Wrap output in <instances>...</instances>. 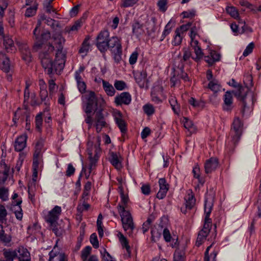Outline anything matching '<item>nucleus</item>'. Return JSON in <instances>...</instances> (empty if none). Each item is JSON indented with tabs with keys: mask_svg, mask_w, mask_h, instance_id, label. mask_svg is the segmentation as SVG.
I'll return each instance as SVG.
<instances>
[{
	"mask_svg": "<svg viewBox=\"0 0 261 261\" xmlns=\"http://www.w3.org/2000/svg\"><path fill=\"white\" fill-rule=\"evenodd\" d=\"M7 215V211L3 205H0V221L5 220Z\"/></svg>",
	"mask_w": 261,
	"mask_h": 261,
	"instance_id": "0e129e2a",
	"label": "nucleus"
},
{
	"mask_svg": "<svg viewBox=\"0 0 261 261\" xmlns=\"http://www.w3.org/2000/svg\"><path fill=\"white\" fill-rule=\"evenodd\" d=\"M133 33L137 37H139L145 33L142 24L136 20L132 24Z\"/></svg>",
	"mask_w": 261,
	"mask_h": 261,
	"instance_id": "bb28decb",
	"label": "nucleus"
},
{
	"mask_svg": "<svg viewBox=\"0 0 261 261\" xmlns=\"http://www.w3.org/2000/svg\"><path fill=\"white\" fill-rule=\"evenodd\" d=\"M14 202H16V203L14 205L13 210L14 211L15 216L17 219L21 220L23 216L22 209L20 206L22 200L21 199H18L15 200Z\"/></svg>",
	"mask_w": 261,
	"mask_h": 261,
	"instance_id": "cd10ccee",
	"label": "nucleus"
},
{
	"mask_svg": "<svg viewBox=\"0 0 261 261\" xmlns=\"http://www.w3.org/2000/svg\"><path fill=\"white\" fill-rule=\"evenodd\" d=\"M2 40H3V44L5 48L8 53H14L16 50V48L14 44L13 40L9 36H5Z\"/></svg>",
	"mask_w": 261,
	"mask_h": 261,
	"instance_id": "393cba45",
	"label": "nucleus"
},
{
	"mask_svg": "<svg viewBox=\"0 0 261 261\" xmlns=\"http://www.w3.org/2000/svg\"><path fill=\"white\" fill-rule=\"evenodd\" d=\"M19 49L21 53L22 58L27 62L32 61V55L28 44L24 42H17Z\"/></svg>",
	"mask_w": 261,
	"mask_h": 261,
	"instance_id": "f8f14e48",
	"label": "nucleus"
},
{
	"mask_svg": "<svg viewBox=\"0 0 261 261\" xmlns=\"http://www.w3.org/2000/svg\"><path fill=\"white\" fill-rule=\"evenodd\" d=\"M243 124L238 117L234 119L232 124L230 134L232 137V141L234 144L237 143L241 137L242 132Z\"/></svg>",
	"mask_w": 261,
	"mask_h": 261,
	"instance_id": "9d476101",
	"label": "nucleus"
},
{
	"mask_svg": "<svg viewBox=\"0 0 261 261\" xmlns=\"http://www.w3.org/2000/svg\"><path fill=\"white\" fill-rule=\"evenodd\" d=\"M62 38L59 39V46L56 53V58H60L61 60H56L53 61L50 57L54 50V46L50 43L47 45V51H42L39 54V59L43 68L47 72L48 74H51L54 71L62 70L64 67V55L62 53L63 46L61 45Z\"/></svg>",
	"mask_w": 261,
	"mask_h": 261,
	"instance_id": "f257e3e1",
	"label": "nucleus"
},
{
	"mask_svg": "<svg viewBox=\"0 0 261 261\" xmlns=\"http://www.w3.org/2000/svg\"><path fill=\"white\" fill-rule=\"evenodd\" d=\"M74 172L75 168L73 167L71 164H69L66 172V175L67 176H70L74 174Z\"/></svg>",
	"mask_w": 261,
	"mask_h": 261,
	"instance_id": "774afa93",
	"label": "nucleus"
},
{
	"mask_svg": "<svg viewBox=\"0 0 261 261\" xmlns=\"http://www.w3.org/2000/svg\"><path fill=\"white\" fill-rule=\"evenodd\" d=\"M107 123L101 110L96 112L95 116V124L96 130L97 133L101 132L103 127H106Z\"/></svg>",
	"mask_w": 261,
	"mask_h": 261,
	"instance_id": "ddd939ff",
	"label": "nucleus"
},
{
	"mask_svg": "<svg viewBox=\"0 0 261 261\" xmlns=\"http://www.w3.org/2000/svg\"><path fill=\"white\" fill-rule=\"evenodd\" d=\"M229 85L234 87H238V90L235 91V96L242 102V110L241 112L244 115L246 112L251 111L254 104V97L252 93H249V87L247 84L245 87L238 85V84L234 79H232L229 82Z\"/></svg>",
	"mask_w": 261,
	"mask_h": 261,
	"instance_id": "f03ea898",
	"label": "nucleus"
},
{
	"mask_svg": "<svg viewBox=\"0 0 261 261\" xmlns=\"http://www.w3.org/2000/svg\"><path fill=\"white\" fill-rule=\"evenodd\" d=\"M0 67L5 72H9L11 67L9 58L2 53H0Z\"/></svg>",
	"mask_w": 261,
	"mask_h": 261,
	"instance_id": "aec40b11",
	"label": "nucleus"
},
{
	"mask_svg": "<svg viewBox=\"0 0 261 261\" xmlns=\"http://www.w3.org/2000/svg\"><path fill=\"white\" fill-rule=\"evenodd\" d=\"M144 112L148 116L151 115L154 112L153 107L150 104H147L143 106Z\"/></svg>",
	"mask_w": 261,
	"mask_h": 261,
	"instance_id": "3c124183",
	"label": "nucleus"
},
{
	"mask_svg": "<svg viewBox=\"0 0 261 261\" xmlns=\"http://www.w3.org/2000/svg\"><path fill=\"white\" fill-rule=\"evenodd\" d=\"M167 0H159L158 6L161 11L165 12L167 10Z\"/></svg>",
	"mask_w": 261,
	"mask_h": 261,
	"instance_id": "4d7b16f0",
	"label": "nucleus"
},
{
	"mask_svg": "<svg viewBox=\"0 0 261 261\" xmlns=\"http://www.w3.org/2000/svg\"><path fill=\"white\" fill-rule=\"evenodd\" d=\"M138 57V53L137 51H134L130 55L129 62L131 65H133L136 63Z\"/></svg>",
	"mask_w": 261,
	"mask_h": 261,
	"instance_id": "e2e57ef3",
	"label": "nucleus"
},
{
	"mask_svg": "<svg viewBox=\"0 0 261 261\" xmlns=\"http://www.w3.org/2000/svg\"><path fill=\"white\" fill-rule=\"evenodd\" d=\"M184 254L182 252L180 251H176L174 254L173 261H184Z\"/></svg>",
	"mask_w": 261,
	"mask_h": 261,
	"instance_id": "6e6d98bb",
	"label": "nucleus"
},
{
	"mask_svg": "<svg viewBox=\"0 0 261 261\" xmlns=\"http://www.w3.org/2000/svg\"><path fill=\"white\" fill-rule=\"evenodd\" d=\"M0 241L5 243H9L11 241V236L8 232L7 227H4L2 225H0Z\"/></svg>",
	"mask_w": 261,
	"mask_h": 261,
	"instance_id": "b1692460",
	"label": "nucleus"
},
{
	"mask_svg": "<svg viewBox=\"0 0 261 261\" xmlns=\"http://www.w3.org/2000/svg\"><path fill=\"white\" fill-rule=\"evenodd\" d=\"M120 197H121V202L119 203L117 206L118 211L119 212V206H122L124 210L126 207L127 205V203L128 202V197L127 196L125 195L124 192L122 190H121L120 193Z\"/></svg>",
	"mask_w": 261,
	"mask_h": 261,
	"instance_id": "c9c22d12",
	"label": "nucleus"
},
{
	"mask_svg": "<svg viewBox=\"0 0 261 261\" xmlns=\"http://www.w3.org/2000/svg\"><path fill=\"white\" fill-rule=\"evenodd\" d=\"M117 236L119 238V242H120L122 247L123 248H125L128 255H130L131 253V251L127 239L124 236V235L121 232H119L117 234Z\"/></svg>",
	"mask_w": 261,
	"mask_h": 261,
	"instance_id": "c85d7f7f",
	"label": "nucleus"
},
{
	"mask_svg": "<svg viewBox=\"0 0 261 261\" xmlns=\"http://www.w3.org/2000/svg\"><path fill=\"white\" fill-rule=\"evenodd\" d=\"M213 244L208 246L204 253V257L203 261H216V256L218 253V251L214 249L210 254L209 251L212 247Z\"/></svg>",
	"mask_w": 261,
	"mask_h": 261,
	"instance_id": "a878e982",
	"label": "nucleus"
},
{
	"mask_svg": "<svg viewBox=\"0 0 261 261\" xmlns=\"http://www.w3.org/2000/svg\"><path fill=\"white\" fill-rule=\"evenodd\" d=\"M233 108L232 96L230 91H227L224 95L223 109L225 111L229 112Z\"/></svg>",
	"mask_w": 261,
	"mask_h": 261,
	"instance_id": "412c9836",
	"label": "nucleus"
},
{
	"mask_svg": "<svg viewBox=\"0 0 261 261\" xmlns=\"http://www.w3.org/2000/svg\"><path fill=\"white\" fill-rule=\"evenodd\" d=\"M191 46L193 49H194L196 57H192L193 59L196 62H199L203 57V54L200 47L198 45V42L197 40H193L191 41Z\"/></svg>",
	"mask_w": 261,
	"mask_h": 261,
	"instance_id": "a211bd4d",
	"label": "nucleus"
},
{
	"mask_svg": "<svg viewBox=\"0 0 261 261\" xmlns=\"http://www.w3.org/2000/svg\"><path fill=\"white\" fill-rule=\"evenodd\" d=\"M27 136L22 135L17 138L15 142V149L17 151H22L26 146Z\"/></svg>",
	"mask_w": 261,
	"mask_h": 261,
	"instance_id": "5701e85b",
	"label": "nucleus"
},
{
	"mask_svg": "<svg viewBox=\"0 0 261 261\" xmlns=\"http://www.w3.org/2000/svg\"><path fill=\"white\" fill-rule=\"evenodd\" d=\"M4 165V170L3 171L0 172V184L4 183L8 176L9 169L7 167L6 164Z\"/></svg>",
	"mask_w": 261,
	"mask_h": 261,
	"instance_id": "a18cd8bd",
	"label": "nucleus"
},
{
	"mask_svg": "<svg viewBox=\"0 0 261 261\" xmlns=\"http://www.w3.org/2000/svg\"><path fill=\"white\" fill-rule=\"evenodd\" d=\"M108 46V49L111 51L115 62H119L122 59V46L120 39L116 36L110 38Z\"/></svg>",
	"mask_w": 261,
	"mask_h": 261,
	"instance_id": "6e6552de",
	"label": "nucleus"
},
{
	"mask_svg": "<svg viewBox=\"0 0 261 261\" xmlns=\"http://www.w3.org/2000/svg\"><path fill=\"white\" fill-rule=\"evenodd\" d=\"M90 242L95 248H97L99 247V243L97 240V237L95 233H92L90 236Z\"/></svg>",
	"mask_w": 261,
	"mask_h": 261,
	"instance_id": "864d4df0",
	"label": "nucleus"
},
{
	"mask_svg": "<svg viewBox=\"0 0 261 261\" xmlns=\"http://www.w3.org/2000/svg\"><path fill=\"white\" fill-rule=\"evenodd\" d=\"M48 84H49V91L50 94H51L52 93H53L56 89L57 88L56 84L53 80H50L48 81Z\"/></svg>",
	"mask_w": 261,
	"mask_h": 261,
	"instance_id": "338daca9",
	"label": "nucleus"
},
{
	"mask_svg": "<svg viewBox=\"0 0 261 261\" xmlns=\"http://www.w3.org/2000/svg\"><path fill=\"white\" fill-rule=\"evenodd\" d=\"M132 100L130 94L127 92H124L115 97V102L117 106L122 105H128Z\"/></svg>",
	"mask_w": 261,
	"mask_h": 261,
	"instance_id": "2eb2a0df",
	"label": "nucleus"
},
{
	"mask_svg": "<svg viewBox=\"0 0 261 261\" xmlns=\"http://www.w3.org/2000/svg\"><path fill=\"white\" fill-rule=\"evenodd\" d=\"M109 32L107 30L101 31L96 37V46L101 53L108 50V44L110 39Z\"/></svg>",
	"mask_w": 261,
	"mask_h": 261,
	"instance_id": "1a4fd4ad",
	"label": "nucleus"
},
{
	"mask_svg": "<svg viewBox=\"0 0 261 261\" xmlns=\"http://www.w3.org/2000/svg\"><path fill=\"white\" fill-rule=\"evenodd\" d=\"M141 189L142 193L144 195H148L150 193V187L149 185L146 184L142 185Z\"/></svg>",
	"mask_w": 261,
	"mask_h": 261,
	"instance_id": "69168bd1",
	"label": "nucleus"
},
{
	"mask_svg": "<svg viewBox=\"0 0 261 261\" xmlns=\"http://www.w3.org/2000/svg\"><path fill=\"white\" fill-rule=\"evenodd\" d=\"M9 197L8 189L5 187L0 188V199L3 201H7Z\"/></svg>",
	"mask_w": 261,
	"mask_h": 261,
	"instance_id": "49530a36",
	"label": "nucleus"
},
{
	"mask_svg": "<svg viewBox=\"0 0 261 261\" xmlns=\"http://www.w3.org/2000/svg\"><path fill=\"white\" fill-rule=\"evenodd\" d=\"M183 52L184 55L182 60L186 62L191 57V53L188 48L186 47L183 48Z\"/></svg>",
	"mask_w": 261,
	"mask_h": 261,
	"instance_id": "052dcab7",
	"label": "nucleus"
},
{
	"mask_svg": "<svg viewBox=\"0 0 261 261\" xmlns=\"http://www.w3.org/2000/svg\"><path fill=\"white\" fill-rule=\"evenodd\" d=\"M114 86L118 90H123L125 88L126 85L122 81H116L114 83Z\"/></svg>",
	"mask_w": 261,
	"mask_h": 261,
	"instance_id": "5fc2aeb1",
	"label": "nucleus"
},
{
	"mask_svg": "<svg viewBox=\"0 0 261 261\" xmlns=\"http://www.w3.org/2000/svg\"><path fill=\"white\" fill-rule=\"evenodd\" d=\"M38 6H30L25 11V16L27 17H32L35 15Z\"/></svg>",
	"mask_w": 261,
	"mask_h": 261,
	"instance_id": "c03bdc74",
	"label": "nucleus"
},
{
	"mask_svg": "<svg viewBox=\"0 0 261 261\" xmlns=\"http://www.w3.org/2000/svg\"><path fill=\"white\" fill-rule=\"evenodd\" d=\"M110 155L109 161L112 165L117 170L121 169L122 167V159L120 154L117 152H111Z\"/></svg>",
	"mask_w": 261,
	"mask_h": 261,
	"instance_id": "dca6fc26",
	"label": "nucleus"
},
{
	"mask_svg": "<svg viewBox=\"0 0 261 261\" xmlns=\"http://www.w3.org/2000/svg\"><path fill=\"white\" fill-rule=\"evenodd\" d=\"M94 139V138H93L92 140H89L88 142V154L90 160L88 168L89 174H90L93 169L96 167V163L99 159V153L100 151L99 148L97 146L95 145L94 147L93 146Z\"/></svg>",
	"mask_w": 261,
	"mask_h": 261,
	"instance_id": "0eeeda50",
	"label": "nucleus"
},
{
	"mask_svg": "<svg viewBox=\"0 0 261 261\" xmlns=\"http://www.w3.org/2000/svg\"><path fill=\"white\" fill-rule=\"evenodd\" d=\"M39 96L42 102H43L45 105H49V98L47 91H43L42 92H40Z\"/></svg>",
	"mask_w": 261,
	"mask_h": 261,
	"instance_id": "de8ad7c7",
	"label": "nucleus"
},
{
	"mask_svg": "<svg viewBox=\"0 0 261 261\" xmlns=\"http://www.w3.org/2000/svg\"><path fill=\"white\" fill-rule=\"evenodd\" d=\"M75 79L77 83V86L79 91L81 93H85L86 89V83L83 81L82 77L78 76L77 75Z\"/></svg>",
	"mask_w": 261,
	"mask_h": 261,
	"instance_id": "f704fd0d",
	"label": "nucleus"
},
{
	"mask_svg": "<svg viewBox=\"0 0 261 261\" xmlns=\"http://www.w3.org/2000/svg\"><path fill=\"white\" fill-rule=\"evenodd\" d=\"M16 252L18 254L17 257L19 258V260L29 259L28 258L29 256V252L28 251L27 249L24 248L23 247H19Z\"/></svg>",
	"mask_w": 261,
	"mask_h": 261,
	"instance_id": "72a5a7b5",
	"label": "nucleus"
},
{
	"mask_svg": "<svg viewBox=\"0 0 261 261\" xmlns=\"http://www.w3.org/2000/svg\"><path fill=\"white\" fill-rule=\"evenodd\" d=\"M159 184L160 186V190L165 191H168L169 189L168 185L166 183V181L165 178H160L159 180Z\"/></svg>",
	"mask_w": 261,
	"mask_h": 261,
	"instance_id": "603ef678",
	"label": "nucleus"
},
{
	"mask_svg": "<svg viewBox=\"0 0 261 261\" xmlns=\"http://www.w3.org/2000/svg\"><path fill=\"white\" fill-rule=\"evenodd\" d=\"M42 121V114L40 113L37 115L35 118L36 128L39 132L41 130Z\"/></svg>",
	"mask_w": 261,
	"mask_h": 261,
	"instance_id": "37998d69",
	"label": "nucleus"
},
{
	"mask_svg": "<svg viewBox=\"0 0 261 261\" xmlns=\"http://www.w3.org/2000/svg\"><path fill=\"white\" fill-rule=\"evenodd\" d=\"M226 11L234 19H239V14L238 10L233 6H228L226 8Z\"/></svg>",
	"mask_w": 261,
	"mask_h": 261,
	"instance_id": "e433bc0d",
	"label": "nucleus"
},
{
	"mask_svg": "<svg viewBox=\"0 0 261 261\" xmlns=\"http://www.w3.org/2000/svg\"><path fill=\"white\" fill-rule=\"evenodd\" d=\"M214 195L208 193L206 195L204 204L205 219L203 229L210 231L212 227V220L210 218V215L212 212L213 205Z\"/></svg>",
	"mask_w": 261,
	"mask_h": 261,
	"instance_id": "423d86ee",
	"label": "nucleus"
},
{
	"mask_svg": "<svg viewBox=\"0 0 261 261\" xmlns=\"http://www.w3.org/2000/svg\"><path fill=\"white\" fill-rule=\"evenodd\" d=\"M180 79H182L184 81L188 80V74L181 69L175 71L173 76L171 78L170 81L172 86H175L176 84H179Z\"/></svg>",
	"mask_w": 261,
	"mask_h": 261,
	"instance_id": "4468645a",
	"label": "nucleus"
},
{
	"mask_svg": "<svg viewBox=\"0 0 261 261\" xmlns=\"http://www.w3.org/2000/svg\"><path fill=\"white\" fill-rule=\"evenodd\" d=\"M210 233L209 231L205 230L203 229L201 230L198 233V237L196 242V245L199 247L203 242L204 240H205L206 237Z\"/></svg>",
	"mask_w": 261,
	"mask_h": 261,
	"instance_id": "473e14b6",
	"label": "nucleus"
},
{
	"mask_svg": "<svg viewBox=\"0 0 261 261\" xmlns=\"http://www.w3.org/2000/svg\"><path fill=\"white\" fill-rule=\"evenodd\" d=\"M185 199L186 200V208L191 210L195 205L196 201L192 192H191L190 193H188Z\"/></svg>",
	"mask_w": 261,
	"mask_h": 261,
	"instance_id": "2f4dec72",
	"label": "nucleus"
},
{
	"mask_svg": "<svg viewBox=\"0 0 261 261\" xmlns=\"http://www.w3.org/2000/svg\"><path fill=\"white\" fill-rule=\"evenodd\" d=\"M92 248L88 246H86L82 251L81 257L83 261H86L88 255L90 254Z\"/></svg>",
	"mask_w": 261,
	"mask_h": 261,
	"instance_id": "09e8293b",
	"label": "nucleus"
},
{
	"mask_svg": "<svg viewBox=\"0 0 261 261\" xmlns=\"http://www.w3.org/2000/svg\"><path fill=\"white\" fill-rule=\"evenodd\" d=\"M208 87L215 93L217 92L220 89V84L216 80H213L210 81Z\"/></svg>",
	"mask_w": 261,
	"mask_h": 261,
	"instance_id": "4c0bfd02",
	"label": "nucleus"
},
{
	"mask_svg": "<svg viewBox=\"0 0 261 261\" xmlns=\"http://www.w3.org/2000/svg\"><path fill=\"white\" fill-rule=\"evenodd\" d=\"M103 88L108 96H112L115 93V90L113 86L108 82L102 80Z\"/></svg>",
	"mask_w": 261,
	"mask_h": 261,
	"instance_id": "7c9ffc66",
	"label": "nucleus"
},
{
	"mask_svg": "<svg viewBox=\"0 0 261 261\" xmlns=\"http://www.w3.org/2000/svg\"><path fill=\"white\" fill-rule=\"evenodd\" d=\"M44 141L42 139H39L37 141L35 145V150L34 154L36 156H40L42 149L43 147Z\"/></svg>",
	"mask_w": 261,
	"mask_h": 261,
	"instance_id": "a19ab883",
	"label": "nucleus"
},
{
	"mask_svg": "<svg viewBox=\"0 0 261 261\" xmlns=\"http://www.w3.org/2000/svg\"><path fill=\"white\" fill-rule=\"evenodd\" d=\"M61 208L59 206H56L51 210L48 215L46 217V221L53 226L59 219V216L61 214Z\"/></svg>",
	"mask_w": 261,
	"mask_h": 261,
	"instance_id": "9b49d317",
	"label": "nucleus"
},
{
	"mask_svg": "<svg viewBox=\"0 0 261 261\" xmlns=\"http://www.w3.org/2000/svg\"><path fill=\"white\" fill-rule=\"evenodd\" d=\"M40 25V23L39 22L33 31L34 43L33 50L34 51H38L42 48H43V51H47L48 43L45 44V42L50 38V34L48 31H45L40 35V31L38 30Z\"/></svg>",
	"mask_w": 261,
	"mask_h": 261,
	"instance_id": "7ed1b4c3",
	"label": "nucleus"
},
{
	"mask_svg": "<svg viewBox=\"0 0 261 261\" xmlns=\"http://www.w3.org/2000/svg\"><path fill=\"white\" fill-rule=\"evenodd\" d=\"M254 47V43L253 42L250 43L243 52V55L244 57H247L248 55L251 54L252 52Z\"/></svg>",
	"mask_w": 261,
	"mask_h": 261,
	"instance_id": "13d9d810",
	"label": "nucleus"
},
{
	"mask_svg": "<svg viewBox=\"0 0 261 261\" xmlns=\"http://www.w3.org/2000/svg\"><path fill=\"white\" fill-rule=\"evenodd\" d=\"M182 122L184 123V127L190 131L191 133L194 132L195 130V127L193 122L188 119L187 118H184Z\"/></svg>",
	"mask_w": 261,
	"mask_h": 261,
	"instance_id": "58836bf2",
	"label": "nucleus"
},
{
	"mask_svg": "<svg viewBox=\"0 0 261 261\" xmlns=\"http://www.w3.org/2000/svg\"><path fill=\"white\" fill-rule=\"evenodd\" d=\"M115 120L122 133L124 134L127 130L126 123L122 119V116L120 112H118L115 114Z\"/></svg>",
	"mask_w": 261,
	"mask_h": 261,
	"instance_id": "4be33fe9",
	"label": "nucleus"
},
{
	"mask_svg": "<svg viewBox=\"0 0 261 261\" xmlns=\"http://www.w3.org/2000/svg\"><path fill=\"white\" fill-rule=\"evenodd\" d=\"M82 20H78L71 27L66 28V31L69 33L77 31L82 26Z\"/></svg>",
	"mask_w": 261,
	"mask_h": 261,
	"instance_id": "79ce46f5",
	"label": "nucleus"
},
{
	"mask_svg": "<svg viewBox=\"0 0 261 261\" xmlns=\"http://www.w3.org/2000/svg\"><path fill=\"white\" fill-rule=\"evenodd\" d=\"M163 88L161 86L154 87L151 93L152 101L156 103H159L162 102L161 97L163 96Z\"/></svg>",
	"mask_w": 261,
	"mask_h": 261,
	"instance_id": "6ab92c4d",
	"label": "nucleus"
},
{
	"mask_svg": "<svg viewBox=\"0 0 261 261\" xmlns=\"http://www.w3.org/2000/svg\"><path fill=\"white\" fill-rule=\"evenodd\" d=\"M218 161L217 158H211L206 161L204 164L205 172L206 173H210L214 171L218 167Z\"/></svg>",
	"mask_w": 261,
	"mask_h": 261,
	"instance_id": "f3484780",
	"label": "nucleus"
},
{
	"mask_svg": "<svg viewBox=\"0 0 261 261\" xmlns=\"http://www.w3.org/2000/svg\"><path fill=\"white\" fill-rule=\"evenodd\" d=\"M138 0H123L121 6L123 7H128L132 6L136 4Z\"/></svg>",
	"mask_w": 261,
	"mask_h": 261,
	"instance_id": "680f3d73",
	"label": "nucleus"
},
{
	"mask_svg": "<svg viewBox=\"0 0 261 261\" xmlns=\"http://www.w3.org/2000/svg\"><path fill=\"white\" fill-rule=\"evenodd\" d=\"M169 102L174 112L177 113V110L178 109V107L177 105V100L175 98L173 97L170 98L169 99Z\"/></svg>",
	"mask_w": 261,
	"mask_h": 261,
	"instance_id": "bf43d9fd",
	"label": "nucleus"
},
{
	"mask_svg": "<svg viewBox=\"0 0 261 261\" xmlns=\"http://www.w3.org/2000/svg\"><path fill=\"white\" fill-rule=\"evenodd\" d=\"M90 38L89 37H87L84 41H83L81 48L79 49V53L82 54L83 57L85 56L87 53L88 52L90 48V43H89Z\"/></svg>",
	"mask_w": 261,
	"mask_h": 261,
	"instance_id": "c756f323",
	"label": "nucleus"
},
{
	"mask_svg": "<svg viewBox=\"0 0 261 261\" xmlns=\"http://www.w3.org/2000/svg\"><path fill=\"white\" fill-rule=\"evenodd\" d=\"M182 41V37L180 35V33L179 32V29H176L175 30V36L174 39V45H179Z\"/></svg>",
	"mask_w": 261,
	"mask_h": 261,
	"instance_id": "8fccbe9b",
	"label": "nucleus"
},
{
	"mask_svg": "<svg viewBox=\"0 0 261 261\" xmlns=\"http://www.w3.org/2000/svg\"><path fill=\"white\" fill-rule=\"evenodd\" d=\"M4 255L7 261H13L15 257H17L18 254L16 251H6L4 252Z\"/></svg>",
	"mask_w": 261,
	"mask_h": 261,
	"instance_id": "ea45409f",
	"label": "nucleus"
},
{
	"mask_svg": "<svg viewBox=\"0 0 261 261\" xmlns=\"http://www.w3.org/2000/svg\"><path fill=\"white\" fill-rule=\"evenodd\" d=\"M83 100V108L86 114H91L97 110V98L93 91H88L82 96Z\"/></svg>",
	"mask_w": 261,
	"mask_h": 261,
	"instance_id": "20e7f679",
	"label": "nucleus"
},
{
	"mask_svg": "<svg viewBox=\"0 0 261 261\" xmlns=\"http://www.w3.org/2000/svg\"><path fill=\"white\" fill-rule=\"evenodd\" d=\"M119 213L121 217L124 230L130 236L132 234L133 230L135 228V225L130 213L129 211L124 210V208L121 206H120L119 208Z\"/></svg>",
	"mask_w": 261,
	"mask_h": 261,
	"instance_id": "39448f33",
	"label": "nucleus"
}]
</instances>
